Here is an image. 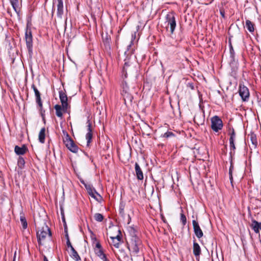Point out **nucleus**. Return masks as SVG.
<instances>
[{
	"mask_svg": "<svg viewBox=\"0 0 261 261\" xmlns=\"http://www.w3.org/2000/svg\"><path fill=\"white\" fill-rule=\"evenodd\" d=\"M129 66V63L125 62L122 70V78H126L127 77V71Z\"/></svg>",
	"mask_w": 261,
	"mask_h": 261,
	"instance_id": "24",
	"label": "nucleus"
},
{
	"mask_svg": "<svg viewBox=\"0 0 261 261\" xmlns=\"http://www.w3.org/2000/svg\"><path fill=\"white\" fill-rule=\"evenodd\" d=\"M57 4V16L61 18L64 13L63 0H53V9L51 15L53 16L55 11V5Z\"/></svg>",
	"mask_w": 261,
	"mask_h": 261,
	"instance_id": "7",
	"label": "nucleus"
},
{
	"mask_svg": "<svg viewBox=\"0 0 261 261\" xmlns=\"http://www.w3.org/2000/svg\"><path fill=\"white\" fill-rule=\"evenodd\" d=\"M229 146L230 152H229L230 156L231 157L232 154H234L235 153L236 146L234 144V141H229Z\"/></svg>",
	"mask_w": 261,
	"mask_h": 261,
	"instance_id": "29",
	"label": "nucleus"
},
{
	"mask_svg": "<svg viewBox=\"0 0 261 261\" xmlns=\"http://www.w3.org/2000/svg\"><path fill=\"white\" fill-rule=\"evenodd\" d=\"M28 148L25 145H23L22 147H19L17 145L15 146V152L18 155H23L27 151Z\"/></svg>",
	"mask_w": 261,
	"mask_h": 261,
	"instance_id": "19",
	"label": "nucleus"
},
{
	"mask_svg": "<svg viewBox=\"0 0 261 261\" xmlns=\"http://www.w3.org/2000/svg\"><path fill=\"white\" fill-rule=\"evenodd\" d=\"M135 168L137 179L139 180L143 179L144 176L143 172L139 165L137 163H135Z\"/></svg>",
	"mask_w": 261,
	"mask_h": 261,
	"instance_id": "18",
	"label": "nucleus"
},
{
	"mask_svg": "<svg viewBox=\"0 0 261 261\" xmlns=\"http://www.w3.org/2000/svg\"><path fill=\"white\" fill-rule=\"evenodd\" d=\"M124 207H125V205L123 203H120L119 212V214L122 216H123L124 215Z\"/></svg>",
	"mask_w": 261,
	"mask_h": 261,
	"instance_id": "36",
	"label": "nucleus"
},
{
	"mask_svg": "<svg viewBox=\"0 0 261 261\" xmlns=\"http://www.w3.org/2000/svg\"><path fill=\"white\" fill-rule=\"evenodd\" d=\"M121 95L123 98L125 105L126 106H131L133 103L134 97L129 93V91L121 92Z\"/></svg>",
	"mask_w": 261,
	"mask_h": 261,
	"instance_id": "12",
	"label": "nucleus"
},
{
	"mask_svg": "<svg viewBox=\"0 0 261 261\" xmlns=\"http://www.w3.org/2000/svg\"><path fill=\"white\" fill-rule=\"evenodd\" d=\"M96 249H102V246L99 242H97L96 244L95 248Z\"/></svg>",
	"mask_w": 261,
	"mask_h": 261,
	"instance_id": "47",
	"label": "nucleus"
},
{
	"mask_svg": "<svg viewBox=\"0 0 261 261\" xmlns=\"http://www.w3.org/2000/svg\"><path fill=\"white\" fill-rule=\"evenodd\" d=\"M166 22L167 23V25L170 27L171 34H173L176 26L175 13L173 11L169 12L166 15Z\"/></svg>",
	"mask_w": 261,
	"mask_h": 261,
	"instance_id": "6",
	"label": "nucleus"
},
{
	"mask_svg": "<svg viewBox=\"0 0 261 261\" xmlns=\"http://www.w3.org/2000/svg\"><path fill=\"white\" fill-rule=\"evenodd\" d=\"M64 230H65V238H66V240H67V239H69V236H68V232H67V226H65Z\"/></svg>",
	"mask_w": 261,
	"mask_h": 261,
	"instance_id": "50",
	"label": "nucleus"
},
{
	"mask_svg": "<svg viewBox=\"0 0 261 261\" xmlns=\"http://www.w3.org/2000/svg\"><path fill=\"white\" fill-rule=\"evenodd\" d=\"M45 128L42 127L39 133L38 139L41 143H44L45 142Z\"/></svg>",
	"mask_w": 261,
	"mask_h": 261,
	"instance_id": "22",
	"label": "nucleus"
},
{
	"mask_svg": "<svg viewBox=\"0 0 261 261\" xmlns=\"http://www.w3.org/2000/svg\"><path fill=\"white\" fill-rule=\"evenodd\" d=\"M63 133L65 135V138L63 139V142L66 147L70 151L73 153H76L79 150L78 146L75 144L73 140L71 138L66 130H63Z\"/></svg>",
	"mask_w": 261,
	"mask_h": 261,
	"instance_id": "2",
	"label": "nucleus"
},
{
	"mask_svg": "<svg viewBox=\"0 0 261 261\" xmlns=\"http://www.w3.org/2000/svg\"><path fill=\"white\" fill-rule=\"evenodd\" d=\"M37 241L39 245H43L46 238L51 236L50 229L45 222H44L41 227H38L36 233Z\"/></svg>",
	"mask_w": 261,
	"mask_h": 261,
	"instance_id": "1",
	"label": "nucleus"
},
{
	"mask_svg": "<svg viewBox=\"0 0 261 261\" xmlns=\"http://www.w3.org/2000/svg\"><path fill=\"white\" fill-rule=\"evenodd\" d=\"M43 260L44 261H48L47 258L45 256H44L43 257Z\"/></svg>",
	"mask_w": 261,
	"mask_h": 261,
	"instance_id": "54",
	"label": "nucleus"
},
{
	"mask_svg": "<svg viewBox=\"0 0 261 261\" xmlns=\"http://www.w3.org/2000/svg\"><path fill=\"white\" fill-rule=\"evenodd\" d=\"M89 231H90V233L91 234V238L92 240H94V241H96V237L95 236V234H94L93 232L90 230L89 229Z\"/></svg>",
	"mask_w": 261,
	"mask_h": 261,
	"instance_id": "45",
	"label": "nucleus"
},
{
	"mask_svg": "<svg viewBox=\"0 0 261 261\" xmlns=\"http://www.w3.org/2000/svg\"><path fill=\"white\" fill-rule=\"evenodd\" d=\"M123 81L121 83V88L122 89L121 92H128L129 90V88L126 82L124 80L125 78H122Z\"/></svg>",
	"mask_w": 261,
	"mask_h": 261,
	"instance_id": "28",
	"label": "nucleus"
},
{
	"mask_svg": "<svg viewBox=\"0 0 261 261\" xmlns=\"http://www.w3.org/2000/svg\"><path fill=\"white\" fill-rule=\"evenodd\" d=\"M20 220L22 226V228L25 229L28 227V223L24 216H20Z\"/></svg>",
	"mask_w": 261,
	"mask_h": 261,
	"instance_id": "30",
	"label": "nucleus"
},
{
	"mask_svg": "<svg viewBox=\"0 0 261 261\" xmlns=\"http://www.w3.org/2000/svg\"><path fill=\"white\" fill-rule=\"evenodd\" d=\"M17 164L19 168L21 169L23 168L25 164V161L24 159L21 156H19L18 159Z\"/></svg>",
	"mask_w": 261,
	"mask_h": 261,
	"instance_id": "33",
	"label": "nucleus"
},
{
	"mask_svg": "<svg viewBox=\"0 0 261 261\" xmlns=\"http://www.w3.org/2000/svg\"><path fill=\"white\" fill-rule=\"evenodd\" d=\"M94 219L97 222H102L103 220V216L100 213H96L94 216Z\"/></svg>",
	"mask_w": 261,
	"mask_h": 261,
	"instance_id": "34",
	"label": "nucleus"
},
{
	"mask_svg": "<svg viewBox=\"0 0 261 261\" xmlns=\"http://www.w3.org/2000/svg\"><path fill=\"white\" fill-rule=\"evenodd\" d=\"M88 123V133L86 134V138L87 140V145L89 146V144L91 143V141L92 139L93 135H92V125L89 120L87 121Z\"/></svg>",
	"mask_w": 261,
	"mask_h": 261,
	"instance_id": "13",
	"label": "nucleus"
},
{
	"mask_svg": "<svg viewBox=\"0 0 261 261\" xmlns=\"http://www.w3.org/2000/svg\"><path fill=\"white\" fill-rule=\"evenodd\" d=\"M211 128L212 130L218 133L221 130L223 126V121L218 116H214L211 119Z\"/></svg>",
	"mask_w": 261,
	"mask_h": 261,
	"instance_id": "4",
	"label": "nucleus"
},
{
	"mask_svg": "<svg viewBox=\"0 0 261 261\" xmlns=\"http://www.w3.org/2000/svg\"><path fill=\"white\" fill-rule=\"evenodd\" d=\"M62 221L64 223V226L65 227V226H67L65 222V219L63 215H62Z\"/></svg>",
	"mask_w": 261,
	"mask_h": 261,
	"instance_id": "53",
	"label": "nucleus"
},
{
	"mask_svg": "<svg viewBox=\"0 0 261 261\" xmlns=\"http://www.w3.org/2000/svg\"><path fill=\"white\" fill-rule=\"evenodd\" d=\"M81 182L85 186V184H87L86 183H85L84 182V181L83 180H81Z\"/></svg>",
	"mask_w": 261,
	"mask_h": 261,
	"instance_id": "55",
	"label": "nucleus"
},
{
	"mask_svg": "<svg viewBox=\"0 0 261 261\" xmlns=\"http://www.w3.org/2000/svg\"><path fill=\"white\" fill-rule=\"evenodd\" d=\"M11 4L18 16L20 15V9L18 8V0H10Z\"/></svg>",
	"mask_w": 261,
	"mask_h": 261,
	"instance_id": "21",
	"label": "nucleus"
},
{
	"mask_svg": "<svg viewBox=\"0 0 261 261\" xmlns=\"http://www.w3.org/2000/svg\"><path fill=\"white\" fill-rule=\"evenodd\" d=\"M246 27L251 33L253 32L254 31V24L249 20H246Z\"/></svg>",
	"mask_w": 261,
	"mask_h": 261,
	"instance_id": "26",
	"label": "nucleus"
},
{
	"mask_svg": "<svg viewBox=\"0 0 261 261\" xmlns=\"http://www.w3.org/2000/svg\"><path fill=\"white\" fill-rule=\"evenodd\" d=\"M31 87H32V88L34 90L35 97L41 96V94H40V92L39 91V90H38V89L36 88V87L35 86L34 84H32Z\"/></svg>",
	"mask_w": 261,
	"mask_h": 261,
	"instance_id": "38",
	"label": "nucleus"
},
{
	"mask_svg": "<svg viewBox=\"0 0 261 261\" xmlns=\"http://www.w3.org/2000/svg\"><path fill=\"white\" fill-rule=\"evenodd\" d=\"M59 98L60 101L62 104V107H63L64 110L68 109L69 105L68 103V98L65 92L62 90H61L59 92Z\"/></svg>",
	"mask_w": 261,
	"mask_h": 261,
	"instance_id": "11",
	"label": "nucleus"
},
{
	"mask_svg": "<svg viewBox=\"0 0 261 261\" xmlns=\"http://www.w3.org/2000/svg\"><path fill=\"white\" fill-rule=\"evenodd\" d=\"M250 226L254 232L256 233H259V230H261V222H259L254 219H252Z\"/></svg>",
	"mask_w": 261,
	"mask_h": 261,
	"instance_id": "14",
	"label": "nucleus"
},
{
	"mask_svg": "<svg viewBox=\"0 0 261 261\" xmlns=\"http://www.w3.org/2000/svg\"><path fill=\"white\" fill-rule=\"evenodd\" d=\"M228 134L230 136L229 141H235L236 134L233 127L229 125L227 127Z\"/></svg>",
	"mask_w": 261,
	"mask_h": 261,
	"instance_id": "20",
	"label": "nucleus"
},
{
	"mask_svg": "<svg viewBox=\"0 0 261 261\" xmlns=\"http://www.w3.org/2000/svg\"><path fill=\"white\" fill-rule=\"evenodd\" d=\"M248 136L250 137V139L254 148H256L257 145V141L256 134L253 132H251L248 135Z\"/></svg>",
	"mask_w": 261,
	"mask_h": 261,
	"instance_id": "23",
	"label": "nucleus"
},
{
	"mask_svg": "<svg viewBox=\"0 0 261 261\" xmlns=\"http://www.w3.org/2000/svg\"><path fill=\"white\" fill-rule=\"evenodd\" d=\"M71 251V254L70 256L73 259H75L76 261H79L81 259L77 251L74 249V248H72Z\"/></svg>",
	"mask_w": 261,
	"mask_h": 261,
	"instance_id": "27",
	"label": "nucleus"
},
{
	"mask_svg": "<svg viewBox=\"0 0 261 261\" xmlns=\"http://www.w3.org/2000/svg\"><path fill=\"white\" fill-rule=\"evenodd\" d=\"M192 224L195 234L198 239L201 238L203 236V233L200 227L198 222L196 220H193L192 221Z\"/></svg>",
	"mask_w": 261,
	"mask_h": 261,
	"instance_id": "10",
	"label": "nucleus"
},
{
	"mask_svg": "<svg viewBox=\"0 0 261 261\" xmlns=\"http://www.w3.org/2000/svg\"><path fill=\"white\" fill-rule=\"evenodd\" d=\"M102 38L105 44H110L111 38L109 36L107 35L105 38L102 37Z\"/></svg>",
	"mask_w": 261,
	"mask_h": 261,
	"instance_id": "43",
	"label": "nucleus"
},
{
	"mask_svg": "<svg viewBox=\"0 0 261 261\" xmlns=\"http://www.w3.org/2000/svg\"><path fill=\"white\" fill-rule=\"evenodd\" d=\"M85 187L86 189L87 192L88 194L94 199L98 201L97 196L101 198V196L99 195V194L96 191V190L93 187V186L90 184H85Z\"/></svg>",
	"mask_w": 261,
	"mask_h": 261,
	"instance_id": "9",
	"label": "nucleus"
},
{
	"mask_svg": "<svg viewBox=\"0 0 261 261\" xmlns=\"http://www.w3.org/2000/svg\"><path fill=\"white\" fill-rule=\"evenodd\" d=\"M7 12L10 14L11 16H12V14L10 13V11L9 9L7 10Z\"/></svg>",
	"mask_w": 261,
	"mask_h": 261,
	"instance_id": "57",
	"label": "nucleus"
},
{
	"mask_svg": "<svg viewBox=\"0 0 261 261\" xmlns=\"http://www.w3.org/2000/svg\"><path fill=\"white\" fill-rule=\"evenodd\" d=\"M16 251H15V252H14V256H13V257H16Z\"/></svg>",
	"mask_w": 261,
	"mask_h": 261,
	"instance_id": "56",
	"label": "nucleus"
},
{
	"mask_svg": "<svg viewBox=\"0 0 261 261\" xmlns=\"http://www.w3.org/2000/svg\"><path fill=\"white\" fill-rule=\"evenodd\" d=\"M229 179H230L231 184L232 186H233V185H232V182H233L232 173H231V171L229 172Z\"/></svg>",
	"mask_w": 261,
	"mask_h": 261,
	"instance_id": "49",
	"label": "nucleus"
},
{
	"mask_svg": "<svg viewBox=\"0 0 261 261\" xmlns=\"http://www.w3.org/2000/svg\"><path fill=\"white\" fill-rule=\"evenodd\" d=\"M94 252L97 256L99 257H101L105 254L102 249H94Z\"/></svg>",
	"mask_w": 261,
	"mask_h": 261,
	"instance_id": "39",
	"label": "nucleus"
},
{
	"mask_svg": "<svg viewBox=\"0 0 261 261\" xmlns=\"http://www.w3.org/2000/svg\"><path fill=\"white\" fill-rule=\"evenodd\" d=\"M25 40L30 58L33 55V37L31 30L27 29L25 33Z\"/></svg>",
	"mask_w": 261,
	"mask_h": 261,
	"instance_id": "5",
	"label": "nucleus"
},
{
	"mask_svg": "<svg viewBox=\"0 0 261 261\" xmlns=\"http://www.w3.org/2000/svg\"><path fill=\"white\" fill-rule=\"evenodd\" d=\"M114 252L117 259L120 261L125 260L127 257V253L124 249H119L118 252L114 251Z\"/></svg>",
	"mask_w": 261,
	"mask_h": 261,
	"instance_id": "15",
	"label": "nucleus"
},
{
	"mask_svg": "<svg viewBox=\"0 0 261 261\" xmlns=\"http://www.w3.org/2000/svg\"><path fill=\"white\" fill-rule=\"evenodd\" d=\"M239 93L243 101H248L249 98V91L248 88L243 85L239 86Z\"/></svg>",
	"mask_w": 261,
	"mask_h": 261,
	"instance_id": "8",
	"label": "nucleus"
},
{
	"mask_svg": "<svg viewBox=\"0 0 261 261\" xmlns=\"http://www.w3.org/2000/svg\"><path fill=\"white\" fill-rule=\"evenodd\" d=\"M38 107L39 111L40 112V115L41 116V117H42L43 120H45V111L43 108V105H41V106H38Z\"/></svg>",
	"mask_w": 261,
	"mask_h": 261,
	"instance_id": "35",
	"label": "nucleus"
},
{
	"mask_svg": "<svg viewBox=\"0 0 261 261\" xmlns=\"http://www.w3.org/2000/svg\"><path fill=\"white\" fill-rule=\"evenodd\" d=\"M173 136H174V134L172 132L169 131L162 135V137L165 138H168Z\"/></svg>",
	"mask_w": 261,
	"mask_h": 261,
	"instance_id": "37",
	"label": "nucleus"
},
{
	"mask_svg": "<svg viewBox=\"0 0 261 261\" xmlns=\"http://www.w3.org/2000/svg\"><path fill=\"white\" fill-rule=\"evenodd\" d=\"M229 51H230V58H231L232 60H234V51L232 46L231 44H230V45H229Z\"/></svg>",
	"mask_w": 261,
	"mask_h": 261,
	"instance_id": "41",
	"label": "nucleus"
},
{
	"mask_svg": "<svg viewBox=\"0 0 261 261\" xmlns=\"http://www.w3.org/2000/svg\"><path fill=\"white\" fill-rule=\"evenodd\" d=\"M66 244H67V247L70 248L71 250L72 249V248H73L70 242L69 239H67Z\"/></svg>",
	"mask_w": 261,
	"mask_h": 261,
	"instance_id": "48",
	"label": "nucleus"
},
{
	"mask_svg": "<svg viewBox=\"0 0 261 261\" xmlns=\"http://www.w3.org/2000/svg\"><path fill=\"white\" fill-rule=\"evenodd\" d=\"M110 239L112 240V242L110 243V244L111 245H113L116 248H119L120 243L118 242V240L114 239L113 237H111Z\"/></svg>",
	"mask_w": 261,
	"mask_h": 261,
	"instance_id": "31",
	"label": "nucleus"
},
{
	"mask_svg": "<svg viewBox=\"0 0 261 261\" xmlns=\"http://www.w3.org/2000/svg\"><path fill=\"white\" fill-rule=\"evenodd\" d=\"M15 259H16V257H13V261H15Z\"/></svg>",
	"mask_w": 261,
	"mask_h": 261,
	"instance_id": "58",
	"label": "nucleus"
},
{
	"mask_svg": "<svg viewBox=\"0 0 261 261\" xmlns=\"http://www.w3.org/2000/svg\"><path fill=\"white\" fill-rule=\"evenodd\" d=\"M233 169V166L232 164H231L230 166L229 167V172L231 171V173H232Z\"/></svg>",
	"mask_w": 261,
	"mask_h": 261,
	"instance_id": "52",
	"label": "nucleus"
},
{
	"mask_svg": "<svg viewBox=\"0 0 261 261\" xmlns=\"http://www.w3.org/2000/svg\"><path fill=\"white\" fill-rule=\"evenodd\" d=\"M163 221H164V222H166V221H165V219H163Z\"/></svg>",
	"mask_w": 261,
	"mask_h": 261,
	"instance_id": "59",
	"label": "nucleus"
},
{
	"mask_svg": "<svg viewBox=\"0 0 261 261\" xmlns=\"http://www.w3.org/2000/svg\"><path fill=\"white\" fill-rule=\"evenodd\" d=\"M180 220L183 226H185L187 224V218L183 213V210H181V213L180 214Z\"/></svg>",
	"mask_w": 261,
	"mask_h": 261,
	"instance_id": "32",
	"label": "nucleus"
},
{
	"mask_svg": "<svg viewBox=\"0 0 261 261\" xmlns=\"http://www.w3.org/2000/svg\"><path fill=\"white\" fill-rule=\"evenodd\" d=\"M142 245V241L139 238L130 239V242L127 243V248L134 255L137 254Z\"/></svg>",
	"mask_w": 261,
	"mask_h": 261,
	"instance_id": "3",
	"label": "nucleus"
},
{
	"mask_svg": "<svg viewBox=\"0 0 261 261\" xmlns=\"http://www.w3.org/2000/svg\"><path fill=\"white\" fill-rule=\"evenodd\" d=\"M35 97H36V102L37 106H41V105H42L43 103H42V101L41 100V96H36Z\"/></svg>",
	"mask_w": 261,
	"mask_h": 261,
	"instance_id": "42",
	"label": "nucleus"
},
{
	"mask_svg": "<svg viewBox=\"0 0 261 261\" xmlns=\"http://www.w3.org/2000/svg\"><path fill=\"white\" fill-rule=\"evenodd\" d=\"M114 239L118 240L120 243L122 242V234L120 230H118V234L116 237H113Z\"/></svg>",
	"mask_w": 261,
	"mask_h": 261,
	"instance_id": "40",
	"label": "nucleus"
},
{
	"mask_svg": "<svg viewBox=\"0 0 261 261\" xmlns=\"http://www.w3.org/2000/svg\"><path fill=\"white\" fill-rule=\"evenodd\" d=\"M220 13L222 18H225V11L223 8L220 9Z\"/></svg>",
	"mask_w": 261,
	"mask_h": 261,
	"instance_id": "44",
	"label": "nucleus"
},
{
	"mask_svg": "<svg viewBox=\"0 0 261 261\" xmlns=\"http://www.w3.org/2000/svg\"><path fill=\"white\" fill-rule=\"evenodd\" d=\"M193 254L197 259L199 258L200 255L201 253V248L198 243L195 241L193 242Z\"/></svg>",
	"mask_w": 261,
	"mask_h": 261,
	"instance_id": "16",
	"label": "nucleus"
},
{
	"mask_svg": "<svg viewBox=\"0 0 261 261\" xmlns=\"http://www.w3.org/2000/svg\"><path fill=\"white\" fill-rule=\"evenodd\" d=\"M54 108L56 110V114L59 118H62L63 117V112L67 113V110H64L63 107L59 105H56L54 107Z\"/></svg>",
	"mask_w": 261,
	"mask_h": 261,
	"instance_id": "17",
	"label": "nucleus"
},
{
	"mask_svg": "<svg viewBox=\"0 0 261 261\" xmlns=\"http://www.w3.org/2000/svg\"><path fill=\"white\" fill-rule=\"evenodd\" d=\"M99 258L103 261H109V259L107 258L106 255L105 254H103V255Z\"/></svg>",
	"mask_w": 261,
	"mask_h": 261,
	"instance_id": "51",
	"label": "nucleus"
},
{
	"mask_svg": "<svg viewBox=\"0 0 261 261\" xmlns=\"http://www.w3.org/2000/svg\"><path fill=\"white\" fill-rule=\"evenodd\" d=\"M187 86L189 87L191 90H194L195 89L194 84L192 83H188L187 84Z\"/></svg>",
	"mask_w": 261,
	"mask_h": 261,
	"instance_id": "46",
	"label": "nucleus"
},
{
	"mask_svg": "<svg viewBox=\"0 0 261 261\" xmlns=\"http://www.w3.org/2000/svg\"><path fill=\"white\" fill-rule=\"evenodd\" d=\"M128 231L129 234L130 236V239H133V238H139L137 236V230L133 226H129L128 228Z\"/></svg>",
	"mask_w": 261,
	"mask_h": 261,
	"instance_id": "25",
	"label": "nucleus"
}]
</instances>
